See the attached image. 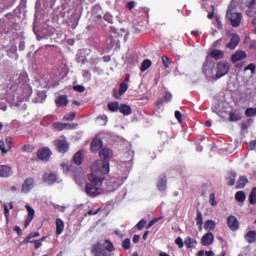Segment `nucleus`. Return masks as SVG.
I'll return each instance as SVG.
<instances>
[{
    "instance_id": "69168bd1",
    "label": "nucleus",
    "mask_w": 256,
    "mask_h": 256,
    "mask_svg": "<svg viewBox=\"0 0 256 256\" xmlns=\"http://www.w3.org/2000/svg\"><path fill=\"white\" fill-rule=\"evenodd\" d=\"M14 231H16V233H18V235L22 234V230L19 226L14 227Z\"/></svg>"
},
{
    "instance_id": "a18cd8bd",
    "label": "nucleus",
    "mask_w": 256,
    "mask_h": 256,
    "mask_svg": "<svg viewBox=\"0 0 256 256\" xmlns=\"http://www.w3.org/2000/svg\"><path fill=\"white\" fill-rule=\"evenodd\" d=\"M3 209H4V217L6 221H9L10 211L7 204H3Z\"/></svg>"
},
{
    "instance_id": "774afa93",
    "label": "nucleus",
    "mask_w": 256,
    "mask_h": 256,
    "mask_svg": "<svg viewBox=\"0 0 256 256\" xmlns=\"http://www.w3.org/2000/svg\"><path fill=\"white\" fill-rule=\"evenodd\" d=\"M158 256H170V254H167V253H165V252H160V253L158 254Z\"/></svg>"
},
{
    "instance_id": "423d86ee",
    "label": "nucleus",
    "mask_w": 256,
    "mask_h": 256,
    "mask_svg": "<svg viewBox=\"0 0 256 256\" xmlns=\"http://www.w3.org/2000/svg\"><path fill=\"white\" fill-rule=\"evenodd\" d=\"M38 237H40L39 232H32L26 238H24V241H22V243H20V244H22V245L23 244H29V243L34 244L35 249L38 250L42 246L41 241H39V240L32 241V239L38 238Z\"/></svg>"
},
{
    "instance_id": "5fc2aeb1",
    "label": "nucleus",
    "mask_w": 256,
    "mask_h": 256,
    "mask_svg": "<svg viewBox=\"0 0 256 256\" xmlns=\"http://www.w3.org/2000/svg\"><path fill=\"white\" fill-rule=\"evenodd\" d=\"M135 6H136V2H135V1H129V2H127V4H126V7H127V9H129V10H133V9L135 8Z\"/></svg>"
},
{
    "instance_id": "20e7f679",
    "label": "nucleus",
    "mask_w": 256,
    "mask_h": 256,
    "mask_svg": "<svg viewBox=\"0 0 256 256\" xmlns=\"http://www.w3.org/2000/svg\"><path fill=\"white\" fill-rule=\"evenodd\" d=\"M216 74L213 75L212 77L214 79H220L221 77L225 76L229 70H230V64L227 61H220L217 63L216 67Z\"/></svg>"
},
{
    "instance_id": "603ef678",
    "label": "nucleus",
    "mask_w": 256,
    "mask_h": 256,
    "mask_svg": "<svg viewBox=\"0 0 256 256\" xmlns=\"http://www.w3.org/2000/svg\"><path fill=\"white\" fill-rule=\"evenodd\" d=\"M173 96L171 93L169 92H166L164 95H163V100L166 101V103H169L171 100H172Z\"/></svg>"
},
{
    "instance_id": "4d7b16f0",
    "label": "nucleus",
    "mask_w": 256,
    "mask_h": 256,
    "mask_svg": "<svg viewBox=\"0 0 256 256\" xmlns=\"http://www.w3.org/2000/svg\"><path fill=\"white\" fill-rule=\"evenodd\" d=\"M250 151H254L256 149V140H251L249 143Z\"/></svg>"
},
{
    "instance_id": "b1692460",
    "label": "nucleus",
    "mask_w": 256,
    "mask_h": 256,
    "mask_svg": "<svg viewBox=\"0 0 256 256\" xmlns=\"http://www.w3.org/2000/svg\"><path fill=\"white\" fill-rule=\"evenodd\" d=\"M57 107H65L68 105L67 96H59L55 101Z\"/></svg>"
},
{
    "instance_id": "de8ad7c7",
    "label": "nucleus",
    "mask_w": 256,
    "mask_h": 256,
    "mask_svg": "<svg viewBox=\"0 0 256 256\" xmlns=\"http://www.w3.org/2000/svg\"><path fill=\"white\" fill-rule=\"evenodd\" d=\"M174 117L176 118V120H178V123H183L182 114L181 112H179V110H176V112H174Z\"/></svg>"
},
{
    "instance_id": "e2e57ef3",
    "label": "nucleus",
    "mask_w": 256,
    "mask_h": 256,
    "mask_svg": "<svg viewBox=\"0 0 256 256\" xmlns=\"http://www.w3.org/2000/svg\"><path fill=\"white\" fill-rule=\"evenodd\" d=\"M61 168L64 170V172H68V171H69V165H67V164H65V163H63V164L61 165Z\"/></svg>"
},
{
    "instance_id": "ddd939ff",
    "label": "nucleus",
    "mask_w": 256,
    "mask_h": 256,
    "mask_svg": "<svg viewBox=\"0 0 256 256\" xmlns=\"http://www.w3.org/2000/svg\"><path fill=\"white\" fill-rule=\"evenodd\" d=\"M44 183H48V185H54L57 181V175L55 173H44L42 177Z\"/></svg>"
},
{
    "instance_id": "4c0bfd02",
    "label": "nucleus",
    "mask_w": 256,
    "mask_h": 256,
    "mask_svg": "<svg viewBox=\"0 0 256 256\" xmlns=\"http://www.w3.org/2000/svg\"><path fill=\"white\" fill-rule=\"evenodd\" d=\"M6 151L10 152L13 149V141L10 137L5 138Z\"/></svg>"
},
{
    "instance_id": "58836bf2",
    "label": "nucleus",
    "mask_w": 256,
    "mask_h": 256,
    "mask_svg": "<svg viewBox=\"0 0 256 256\" xmlns=\"http://www.w3.org/2000/svg\"><path fill=\"white\" fill-rule=\"evenodd\" d=\"M245 116L248 118L256 117V108H247L245 110Z\"/></svg>"
},
{
    "instance_id": "49530a36",
    "label": "nucleus",
    "mask_w": 256,
    "mask_h": 256,
    "mask_svg": "<svg viewBox=\"0 0 256 256\" xmlns=\"http://www.w3.org/2000/svg\"><path fill=\"white\" fill-rule=\"evenodd\" d=\"M209 202L212 206H216L217 205V201H216V197H215V193H211L209 196Z\"/></svg>"
},
{
    "instance_id": "2f4dec72",
    "label": "nucleus",
    "mask_w": 256,
    "mask_h": 256,
    "mask_svg": "<svg viewBox=\"0 0 256 256\" xmlns=\"http://www.w3.org/2000/svg\"><path fill=\"white\" fill-rule=\"evenodd\" d=\"M248 200L250 204L256 205V187L252 188Z\"/></svg>"
},
{
    "instance_id": "c03bdc74",
    "label": "nucleus",
    "mask_w": 256,
    "mask_h": 256,
    "mask_svg": "<svg viewBox=\"0 0 256 256\" xmlns=\"http://www.w3.org/2000/svg\"><path fill=\"white\" fill-rule=\"evenodd\" d=\"M75 112H70L69 114H67L66 116H64L63 120L64 121H73L75 119Z\"/></svg>"
},
{
    "instance_id": "6e6552de",
    "label": "nucleus",
    "mask_w": 256,
    "mask_h": 256,
    "mask_svg": "<svg viewBox=\"0 0 256 256\" xmlns=\"http://www.w3.org/2000/svg\"><path fill=\"white\" fill-rule=\"evenodd\" d=\"M52 155V151L48 147H42L37 151V157L40 161H48Z\"/></svg>"
},
{
    "instance_id": "f03ea898",
    "label": "nucleus",
    "mask_w": 256,
    "mask_h": 256,
    "mask_svg": "<svg viewBox=\"0 0 256 256\" xmlns=\"http://www.w3.org/2000/svg\"><path fill=\"white\" fill-rule=\"evenodd\" d=\"M115 251V246L110 240L104 243L98 242L92 246L91 252L94 256H111L110 253Z\"/></svg>"
},
{
    "instance_id": "5701e85b",
    "label": "nucleus",
    "mask_w": 256,
    "mask_h": 256,
    "mask_svg": "<svg viewBox=\"0 0 256 256\" xmlns=\"http://www.w3.org/2000/svg\"><path fill=\"white\" fill-rule=\"evenodd\" d=\"M245 240L249 243V244H253L256 242V231H249L248 233H246V235L244 236Z\"/></svg>"
},
{
    "instance_id": "7ed1b4c3",
    "label": "nucleus",
    "mask_w": 256,
    "mask_h": 256,
    "mask_svg": "<svg viewBox=\"0 0 256 256\" xmlns=\"http://www.w3.org/2000/svg\"><path fill=\"white\" fill-rule=\"evenodd\" d=\"M226 18L230 22L232 27H239L242 21V14L236 12L235 4L231 3L227 9Z\"/></svg>"
},
{
    "instance_id": "338daca9",
    "label": "nucleus",
    "mask_w": 256,
    "mask_h": 256,
    "mask_svg": "<svg viewBox=\"0 0 256 256\" xmlns=\"http://www.w3.org/2000/svg\"><path fill=\"white\" fill-rule=\"evenodd\" d=\"M205 254L206 256H214V253L212 251H207Z\"/></svg>"
},
{
    "instance_id": "72a5a7b5",
    "label": "nucleus",
    "mask_w": 256,
    "mask_h": 256,
    "mask_svg": "<svg viewBox=\"0 0 256 256\" xmlns=\"http://www.w3.org/2000/svg\"><path fill=\"white\" fill-rule=\"evenodd\" d=\"M34 150H35V146H33V145H31V144H24V145L22 146V152H23V153H28V154H30V153H33Z\"/></svg>"
},
{
    "instance_id": "c85d7f7f",
    "label": "nucleus",
    "mask_w": 256,
    "mask_h": 256,
    "mask_svg": "<svg viewBox=\"0 0 256 256\" xmlns=\"http://www.w3.org/2000/svg\"><path fill=\"white\" fill-rule=\"evenodd\" d=\"M69 126V124L67 123H62V122H54L52 124V127L54 129H56L57 131H63L64 129H66V127Z\"/></svg>"
},
{
    "instance_id": "8fccbe9b",
    "label": "nucleus",
    "mask_w": 256,
    "mask_h": 256,
    "mask_svg": "<svg viewBox=\"0 0 256 256\" xmlns=\"http://www.w3.org/2000/svg\"><path fill=\"white\" fill-rule=\"evenodd\" d=\"M176 245H178V248L182 249L185 245V242L183 241V239L181 237L176 238L175 241Z\"/></svg>"
},
{
    "instance_id": "39448f33",
    "label": "nucleus",
    "mask_w": 256,
    "mask_h": 256,
    "mask_svg": "<svg viewBox=\"0 0 256 256\" xmlns=\"http://www.w3.org/2000/svg\"><path fill=\"white\" fill-rule=\"evenodd\" d=\"M90 183L86 184L85 187V192L87 193L88 196L95 198L101 194V189L98 187H101L103 185V181L100 184H95V182L89 180Z\"/></svg>"
},
{
    "instance_id": "13d9d810",
    "label": "nucleus",
    "mask_w": 256,
    "mask_h": 256,
    "mask_svg": "<svg viewBox=\"0 0 256 256\" xmlns=\"http://www.w3.org/2000/svg\"><path fill=\"white\" fill-rule=\"evenodd\" d=\"M164 104V100L163 99H158L156 102H155V106L160 109Z\"/></svg>"
},
{
    "instance_id": "9b49d317",
    "label": "nucleus",
    "mask_w": 256,
    "mask_h": 256,
    "mask_svg": "<svg viewBox=\"0 0 256 256\" xmlns=\"http://www.w3.org/2000/svg\"><path fill=\"white\" fill-rule=\"evenodd\" d=\"M13 175L12 167L8 165H0V178H10Z\"/></svg>"
},
{
    "instance_id": "680f3d73",
    "label": "nucleus",
    "mask_w": 256,
    "mask_h": 256,
    "mask_svg": "<svg viewBox=\"0 0 256 256\" xmlns=\"http://www.w3.org/2000/svg\"><path fill=\"white\" fill-rule=\"evenodd\" d=\"M132 241H133L134 244L139 243V241H140V236H139V235H134Z\"/></svg>"
},
{
    "instance_id": "1a4fd4ad",
    "label": "nucleus",
    "mask_w": 256,
    "mask_h": 256,
    "mask_svg": "<svg viewBox=\"0 0 256 256\" xmlns=\"http://www.w3.org/2000/svg\"><path fill=\"white\" fill-rule=\"evenodd\" d=\"M35 185V180L33 178H27L22 183V193H30Z\"/></svg>"
},
{
    "instance_id": "79ce46f5",
    "label": "nucleus",
    "mask_w": 256,
    "mask_h": 256,
    "mask_svg": "<svg viewBox=\"0 0 256 256\" xmlns=\"http://www.w3.org/2000/svg\"><path fill=\"white\" fill-rule=\"evenodd\" d=\"M104 20H105L106 22H108L109 24H113V23H114V17H113V15L110 14V13H106V14L104 15Z\"/></svg>"
},
{
    "instance_id": "6ab92c4d",
    "label": "nucleus",
    "mask_w": 256,
    "mask_h": 256,
    "mask_svg": "<svg viewBox=\"0 0 256 256\" xmlns=\"http://www.w3.org/2000/svg\"><path fill=\"white\" fill-rule=\"evenodd\" d=\"M157 189L158 191H166L167 189V177L163 175L157 182Z\"/></svg>"
},
{
    "instance_id": "bf43d9fd",
    "label": "nucleus",
    "mask_w": 256,
    "mask_h": 256,
    "mask_svg": "<svg viewBox=\"0 0 256 256\" xmlns=\"http://www.w3.org/2000/svg\"><path fill=\"white\" fill-rule=\"evenodd\" d=\"M209 68H210L209 63H208V62H205V63L203 64V72L207 74Z\"/></svg>"
},
{
    "instance_id": "864d4df0",
    "label": "nucleus",
    "mask_w": 256,
    "mask_h": 256,
    "mask_svg": "<svg viewBox=\"0 0 256 256\" xmlns=\"http://www.w3.org/2000/svg\"><path fill=\"white\" fill-rule=\"evenodd\" d=\"M255 5H256V0H246V6L248 7V8H253V7H255Z\"/></svg>"
},
{
    "instance_id": "412c9836",
    "label": "nucleus",
    "mask_w": 256,
    "mask_h": 256,
    "mask_svg": "<svg viewBox=\"0 0 256 256\" xmlns=\"http://www.w3.org/2000/svg\"><path fill=\"white\" fill-rule=\"evenodd\" d=\"M236 177H237L236 172H234V171H229L228 172V176L226 177V180L228 181L229 187H233V185H235Z\"/></svg>"
},
{
    "instance_id": "dca6fc26",
    "label": "nucleus",
    "mask_w": 256,
    "mask_h": 256,
    "mask_svg": "<svg viewBox=\"0 0 256 256\" xmlns=\"http://www.w3.org/2000/svg\"><path fill=\"white\" fill-rule=\"evenodd\" d=\"M240 42V38L238 34H232L230 42L226 45V47L230 50H234Z\"/></svg>"
},
{
    "instance_id": "f257e3e1",
    "label": "nucleus",
    "mask_w": 256,
    "mask_h": 256,
    "mask_svg": "<svg viewBox=\"0 0 256 256\" xmlns=\"http://www.w3.org/2000/svg\"><path fill=\"white\" fill-rule=\"evenodd\" d=\"M99 156L102 159L93 162L91 165V174L88 175V180L95 183V185H101V182L106 179L105 175L110 174L112 150L103 148L99 152Z\"/></svg>"
},
{
    "instance_id": "a211bd4d",
    "label": "nucleus",
    "mask_w": 256,
    "mask_h": 256,
    "mask_svg": "<svg viewBox=\"0 0 256 256\" xmlns=\"http://www.w3.org/2000/svg\"><path fill=\"white\" fill-rule=\"evenodd\" d=\"M248 183L249 179H247V176H240L236 182L235 189H245V185H247Z\"/></svg>"
},
{
    "instance_id": "f8f14e48",
    "label": "nucleus",
    "mask_w": 256,
    "mask_h": 256,
    "mask_svg": "<svg viewBox=\"0 0 256 256\" xmlns=\"http://www.w3.org/2000/svg\"><path fill=\"white\" fill-rule=\"evenodd\" d=\"M101 148H103V140H101V138H94L92 140V143H91V151L94 152V153H97L99 152V150H101Z\"/></svg>"
},
{
    "instance_id": "0eeeda50",
    "label": "nucleus",
    "mask_w": 256,
    "mask_h": 256,
    "mask_svg": "<svg viewBox=\"0 0 256 256\" xmlns=\"http://www.w3.org/2000/svg\"><path fill=\"white\" fill-rule=\"evenodd\" d=\"M54 144L56 146V150L60 154H65L69 151L70 145L66 139H57L55 140Z\"/></svg>"
},
{
    "instance_id": "9d476101",
    "label": "nucleus",
    "mask_w": 256,
    "mask_h": 256,
    "mask_svg": "<svg viewBox=\"0 0 256 256\" xmlns=\"http://www.w3.org/2000/svg\"><path fill=\"white\" fill-rule=\"evenodd\" d=\"M245 58H247V53L245 51L242 50H237L234 54H232L231 56V62L233 64L244 60Z\"/></svg>"
},
{
    "instance_id": "052dcab7",
    "label": "nucleus",
    "mask_w": 256,
    "mask_h": 256,
    "mask_svg": "<svg viewBox=\"0 0 256 256\" xmlns=\"http://www.w3.org/2000/svg\"><path fill=\"white\" fill-rule=\"evenodd\" d=\"M0 151L2 155H6L8 150L5 148V145H0Z\"/></svg>"
},
{
    "instance_id": "c9c22d12",
    "label": "nucleus",
    "mask_w": 256,
    "mask_h": 256,
    "mask_svg": "<svg viewBox=\"0 0 256 256\" xmlns=\"http://www.w3.org/2000/svg\"><path fill=\"white\" fill-rule=\"evenodd\" d=\"M241 120L240 114H236V112L231 111L229 113V121L230 122H237Z\"/></svg>"
},
{
    "instance_id": "2eb2a0df",
    "label": "nucleus",
    "mask_w": 256,
    "mask_h": 256,
    "mask_svg": "<svg viewBox=\"0 0 256 256\" xmlns=\"http://www.w3.org/2000/svg\"><path fill=\"white\" fill-rule=\"evenodd\" d=\"M26 208L28 210V216L26 220H24V228H27L30 225L35 216V211L31 206L27 205Z\"/></svg>"
},
{
    "instance_id": "6e6d98bb",
    "label": "nucleus",
    "mask_w": 256,
    "mask_h": 256,
    "mask_svg": "<svg viewBox=\"0 0 256 256\" xmlns=\"http://www.w3.org/2000/svg\"><path fill=\"white\" fill-rule=\"evenodd\" d=\"M73 90L76 91V92H79V93H82L85 91V88L81 85H76L73 87Z\"/></svg>"
},
{
    "instance_id": "0e129e2a",
    "label": "nucleus",
    "mask_w": 256,
    "mask_h": 256,
    "mask_svg": "<svg viewBox=\"0 0 256 256\" xmlns=\"http://www.w3.org/2000/svg\"><path fill=\"white\" fill-rule=\"evenodd\" d=\"M221 42H222V38L219 39V40H217V41H215L214 44H213V46H214V47H219L220 44H221Z\"/></svg>"
},
{
    "instance_id": "f3484780",
    "label": "nucleus",
    "mask_w": 256,
    "mask_h": 256,
    "mask_svg": "<svg viewBox=\"0 0 256 256\" xmlns=\"http://www.w3.org/2000/svg\"><path fill=\"white\" fill-rule=\"evenodd\" d=\"M214 241V235L210 232L205 234L201 239V244L203 246H210Z\"/></svg>"
},
{
    "instance_id": "cd10ccee",
    "label": "nucleus",
    "mask_w": 256,
    "mask_h": 256,
    "mask_svg": "<svg viewBox=\"0 0 256 256\" xmlns=\"http://www.w3.org/2000/svg\"><path fill=\"white\" fill-rule=\"evenodd\" d=\"M152 66V61L149 59L143 60L140 66V71L145 72Z\"/></svg>"
},
{
    "instance_id": "a878e982",
    "label": "nucleus",
    "mask_w": 256,
    "mask_h": 256,
    "mask_svg": "<svg viewBox=\"0 0 256 256\" xmlns=\"http://www.w3.org/2000/svg\"><path fill=\"white\" fill-rule=\"evenodd\" d=\"M73 162L75 165L80 166L83 162V157H82V151L79 150L78 152L75 153L73 156Z\"/></svg>"
},
{
    "instance_id": "c756f323",
    "label": "nucleus",
    "mask_w": 256,
    "mask_h": 256,
    "mask_svg": "<svg viewBox=\"0 0 256 256\" xmlns=\"http://www.w3.org/2000/svg\"><path fill=\"white\" fill-rule=\"evenodd\" d=\"M184 244L186 245V247H187L188 249H191V248H195V247H196L197 241L193 240L191 237H187V238L185 239Z\"/></svg>"
},
{
    "instance_id": "7c9ffc66",
    "label": "nucleus",
    "mask_w": 256,
    "mask_h": 256,
    "mask_svg": "<svg viewBox=\"0 0 256 256\" xmlns=\"http://www.w3.org/2000/svg\"><path fill=\"white\" fill-rule=\"evenodd\" d=\"M108 110L111 112H117L120 110L119 102H108Z\"/></svg>"
},
{
    "instance_id": "f704fd0d",
    "label": "nucleus",
    "mask_w": 256,
    "mask_h": 256,
    "mask_svg": "<svg viewBox=\"0 0 256 256\" xmlns=\"http://www.w3.org/2000/svg\"><path fill=\"white\" fill-rule=\"evenodd\" d=\"M196 221H197V225L199 226V230L201 231L202 225H203V215L199 209L197 210Z\"/></svg>"
},
{
    "instance_id": "bb28decb",
    "label": "nucleus",
    "mask_w": 256,
    "mask_h": 256,
    "mask_svg": "<svg viewBox=\"0 0 256 256\" xmlns=\"http://www.w3.org/2000/svg\"><path fill=\"white\" fill-rule=\"evenodd\" d=\"M210 56L215 60H220L224 57V52L219 49H214L211 51Z\"/></svg>"
},
{
    "instance_id": "e433bc0d",
    "label": "nucleus",
    "mask_w": 256,
    "mask_h": 256,
    "mask_svg": "<svg viewBox=\"0 0 256 256\" xmlns=\"http://www.w3.org/2000/svg\"><path fill=\"white\" fill-rule=\"evenodd\" d=\"M215 227H216V224H215V222L213 220H207L205 222L204 228L206 230L212 231V230L215 229Z\"/></svg>"
},
{
    "instance_id": "09e8293b",
    "label": "nucleus",
    "mask_w": 256,
    "mask_h": 256,
    "mask_svg": "<svg viewBox=\"0 0 256 256\" xmlns=\"http://www.w3.org/2000/svg\"><path fill=\"white\" fill-rule=\"evenodd\" d=\"M256 65L255 63H250L247 67H245L244 71L250 70L252 74L255 73Z\"/></svg>"
},
{
    "instance_id": "aec40b11",
    "label": "nucleus",
    "mask_w": 256,
    "mask_h": 256,
    "mask_svg": "<svg viewBox=\"0 0 256 256\" xmlns=\"http://www.w3.org/2000/svg\"><path fill=\"white\" fill-rule=\"evenodd\" d=\"M119 112L124 116H129L132 114V108L131 106H128V104H120Z\"/></svg>"
},
{
    "instance_id": "4468645a",
    "label": "nucleus",
    "mask_w": 256,
    "mask_h": 256,
    "mask_svg": "<svg viewBox=\"0 0 256 256\" xmlns=\"http://www.w3.org/2000/svg\"><path fill=\"white\" fill-rule=\"evenodd\" d=\"M227 224L232 231H236L239 229V222L235 216H229L227 219Z\"/></svg>"
},
{
    "instance_id": "473e14b6",
    "label": "nucleus",
    "mask_w": 256,
    "mask_h": 256,
    "mask_svg": "<svg viewBox=\"0 0 256 256\" xmlns=\"http://www.w3.org/2000/svg\"><path fill=\"white\" fill-rule=\"evenodd\" d=\"M235 199L238 202L242 203V202H245V199H247V195H245V192H243V191H238L235 194Z\"/></svg>"
},
{
    "instance_id": "37998d69",
    "label": "nucleus",
    "mask_w": 256,
    "mask_h": 256,
    "mask_svg": "<svg viewBox=\"0 0 256 256\" xmlns=\"http://www.w3.org/2000/svg\"><path fill=\"white\" fill-rule=\"evenodd\" d=\"M162 63L164 65V67L169 68V66L171 64V60L168 56H162Z\"/></svg>"
},
{
    "instance_id": "3c124183",
    "label": "nucleus",
    "mask_w": 256,
    "mask_h": 256,
    "mask_svg": "<svg viewBox=\"0 0 256 256\" xmlns=\"http://www.w3.org/2000/svg\"><path fill=\"white\" fill-rule=\"evenodd\" d=\"M146 223H147V221H145L144 219L140 220V221L137 223V225H136L137 229H138V230L144 229Z\"/></svg>"
},
{
    "instance_id": "a19ab883",
    "label": "nucleus",
    "mask_w": 256,
    "mask_h": 256,
    "mask_svg": "<svg viewBox=\"0 0 256 256\" xmlns=\"http://www.w3.org/2000/svg\"><path fill=\"white\" fill-rule=\"evenodd\" d=\"M122 248L124 250H129L131 248V239L127 238L122 242Z\"/></svg>"
},
{
    "instance_id": "ea45409f",
    "label": "nucleus",
    "mask_w": 256,
    "mask_h": 256,
    "mask_svg": "<svg viewBox=\"0 0 256 256\" xmlns=\"http://www.w3.org/2000/svg\"><path fill=\"white\" fill-rule=\"evenodd\" d=\"M251 123H253V119L251 118H249L247 121L241 122V129L243 131L249 129V127L251 126Z\"/></svg>"
},
{
    "instance_id": "393cba45",
    "label": "nucleus",
    "mask_w": 256,
    "mask_h": 256,
    "mask_svg": "<svg viewBox=\"0 0 256 256\" xmlns=\"http://www.w3.org/2000/svg\"><path fill=\"white\" fill-rule=\"evenodd\" d=\"M64 222L58 218L56 219V234L57 236H59L60 234H62V232L64 231Z\"/></svg>"
},
{
    "instance_id": "4be33fe9",
    "label": "nucleus",
    "mask_w": 256,
    "mask_h": 256,
    "mask_svg": "<svg viewBox=\"0 0 256 256\" xmlns=\"http://www.w3.org/2000/svg\"><path fill=\"white\" fill-rule=\"evenodd\" d=\"M129 89V85L125 82H122L119 86V95L115 94L114 97L116 99H120V96H122L123 94H125Z\"/></svg>"
}]
</instances>
